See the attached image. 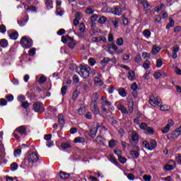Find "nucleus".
Here are the masks:
<instances>
[{
    "label": "nucleus",
    "instance_id": "obj_2",
    "mask_svg": "<svg viewBox=\"0 0 181 181\" xmlns=\"http://www.w3.org/2000/svg\"><path fill=\"white\" fill-rule=\"evenodd\" d=\"M21 45L24 49H30L33 45V41L29 37L23 36L21 40Z\"/></svg>",
    "mask_w": 181,
    "mask_h": 181
},
{
    "label": "nucleus",
    "instance_id": "obj_5",
    "mask_svg": "<svg viewBox=\"0 0 181 181\" xmlns=\"http://www.w3.org/2000/svg\"><path fill=\"white\" fill-rule=\"evenodd\" d=\"M139 146L138 145L132 146L130 155L134 159H138L139 158Z\"/></svg>",
    "mask_w": 181,
    "mask_h": 181
},
{
    "label": "nucleus",
    "instance_id": "obj_59",
    "mask_svg": "<svg viewBox=\"0 0 181 181\" xmlns=\"http://www.w3.org/2000/svg\"><path fill=\"white\" fill-rule=\"evenodd\" d=\"M56 14L59 15V16H62V15H63V11H62V9L60 8H59V7L57 8Z\"/></svg>",
    "mask_w": 181,
    "mask_h": 181
},
{
    "label": "nucleus",
    "instance_id": "obj_42",
    "mask_svg": "<svg viewBox=\"0 0 181 181\" xmlns=\"http://www.w3.org/2000/svg\"><path fill=\"white\" fill-rule=\"evenodd\" d=\"M116 44L117 45V46H122V45H124V39H122V37L118 38Z\"/></svg>",
    "mask_w": 181,
    "mask_h": 181
},
{
    "label": "nucleus",
    "instance_id": "obj_35",
    "mask_svg": "<svg viewBox=\"0 0 181 181\" xmlns=\"http://www.w3.org/2000/svg\"><path fill=\"white\" fill-rule=\"evenodd\" d=\"M58 121L60 125H64V119L63 117V115H59L58 117Z\"/></svg>",
    "mask_w": 181,
    "mask_h": 181
},
{
    "label": "nucleus",
    "instance_id": "obj_47",
    "mask_svg": "<svg viewBox=\"0 0 181 181\" xmlns=\"http://www.w3.org/2000/svg\"><path fill=\"white\" fill-rule=\"evenodd\" d=\"M98 100V95L97 93H93L92 95V101H93V103H97Z\"/></svg>",
    "mask_w": 181,
    "mask_h": 181
},
{
    "label": "nucleus",
    "instance_id": "obj_27",
    "mask_svg": "<svg viewBox=\"0 0 181 181\" xmlns=\"http://www.w3.org/2000/svg\"><path fill=\"white\" fill-rule=\"evenodd\" d=\"M170 23L167 25L166 28L169 29L170 28H173L175 26V21L173 18H169Z\"/></svg>",
    "mask_w": 181,
    "mask_h": 181
},
{
    "label": "nucleus",
    "instance_id": "obj_22",
    "mask_svg": "<svg viewBox=\"0 0 181 181\" xmlns=\"http://www.w3.org/2000/svg\"><path fill=\"white\" fill-rule=\"evenodd\" d=\"M127 78H129V80H131V81H134V80H135V72L134 71H129Z\"/></svg>",
    "mask_w": 181,
    "mask_h": 181
},
{
    "label": "nucleus",
    "instance_id": "obj_55",
    "mask_svg": "<svg viewBox=\"0 0 181 181\" xmlns=\"http://www.w3.org/2000/svg\"><path fill=\"white\" fill-rule=\"evenodd\" d=\"M155 78H160L162 77V72L157 71L154 74Z\"/></svg>",
    "mask_w": 181,
    "mask_h": 181
},
{
    "label": "nucleus",
    "instance_id": "obj_60",
    "mask_svg": "<svg viewBox=\"0 0 181 181\" xmlns=\"http://www.w3.org/2000/svg\"><path fill=\"white\" fill-rule=\"evenodd\" d=\"M6 180H7V181H13V180L18 181V180L16 179V177H9V176L6 177Z\"/></svg>",
    "mask_w": 181,
    "mask_h": 181
},
{
    "label": "nucleus",
    "instance_id": "obj_18",
    "mask_svg": "<svg viewBox=\"0 0 181 181\" xmlns=\"http://www.w3.org/2000/svg\"><path fill=\"white\" fill-rule=\"evenodd\" d=\"M173 139H177L179 136H180V134L175 129V131L173 132L172 134H169Z\"/></svg>",
    "mask_w": 181,
    "mask_h": 181
},
{
    "label": "nucleus",
    "instance_id": "obj_8",
    "mask_svg": "<svg viewBox=\"0 0 181 181\" xmlns=\"http://www.w3.org/2000/svg\"><path fill=\"white\" fill-rule=\"evenodd\" d=\"M129 142L132 146H135L134 144H138L139 142V136L136 132H133L132 134L131 139H129Z\"/></svg>",
    "mask_w": 181,
    "mask_h": 181
},
{
    "label": "nucleus",
    "instance_id": "obj_50",
    "mask_svg": "<svg viewBox=\"0 0 181 181\" xmlns=\"http://www.w3.org/2000/svg\"><path fill=\"white\" fill-rule=\"evenodd\" d=\"M11 170H13V171L16 170V169H18V164H17L16 163H13L11 165Z\"/></svg>",
    "mask_w": 181,
    "mask_h": 181
},
{
    "label": "nucleus",
    "instance_id": "obj_53",
    "mask_svg": "<svg viewBox=\"0 0 181 181\" xmlns=\"http://www.w3.org/2000/svg\"><path fill=\"white\" fill-rule=\"evenodd\" d=\"M143 146H144V148H146V149H151V148L149 146V142H148L146 141H143Z\"/></svg>",
    "mask_w": 181,
    "mask_h": 181
},
{
    "label": "nucleus",
    "instance_id": "obj_29",
    "mask_svg": "<svg viewBox=\"0 0 181 181\" xmlns=\"http://www.w3.org/2000/svg\"><path fill=\"white\" fill-rule=\"evenodd\" d=\"M169 131H170V127H169V125H167V124L165 125V127L161 129V132L163 134H168Z\"/></svg>",
    "mask_w": 181,
    "mask_h": 181
},
{
    "label": "nucleus",
    "instance_id": "obj_51",
    "mask_svg": "<svg viewBox=\"0 0 181 181\" xmlns=\"http://www.w3.org/2000/svg\"><path fill=\"white\" fill-rule=\"evenodd\" d=\"M143 179L145 181H151L152 180V176L148 175H144L143 176Z\"/></svg>",
    "mask_w": 181,
    "mask_h": 181
},
{
    "label": "nucleus",
    "instance_id": "obj_26",
    "mask_svg": "<svg viewBox=\"0 0 181 181\" xmlns=\"http://www.w3.org/2000/svg\"><path fill=\"white\" fill-rule=\"evenodd\" d=\"M94 81L96 86H103V84H104V82H103L98 77H95Z\"/></svg>",
    "mask_w": 181,
    "mask_h": 181
},
{
    "label": "nucleus",
    "instance_id": "obj_52",
    "mask_svg": "<svg viewBox=\"0 0 181 181\" xmlns=\"http://www.w3.org/2000/svg\"><path fill=\"white\" fill-rule=\"evenodd\" d=\"M29 105H30V104H29V103L28 101H25L21 103V107H23L24 109L28 108V107H29Z\"/></svg>",
    "mask_w": 181,
    "mask_h": 181
},
{
    "label": "nucleus",
    "instance_id": "obj_54",
    "mask_svg": "<svg viewBox=\"0 0 181 181\" xmlns=\"http://www.w3.org/2000/svg\"><path fill=\"white\" fill-rule=\"evenodd\" d=\"M8 104V102L6 101V100L1 98L0 99V105H2L3 107H4V105H6Z\"/></svg>",
    "mask_w": 181,
    "mask_h": 181
},
{
    "label": "nucleus",
    "instance_id": "obj_9",
    "mask_svg": "<svg viewBox=\"0 0 181 181\" xmlns=\"http://www.w3.org/2000/svg\"><path fill=\"white\" fill-rule=\"evenodd\" d=\"M90 108L92 112L97 115L100 112V110H98V105H97V103L92 101L90 103Z\"/></svg>",
    "mask_w": 181,
    "mask_h": 181
},
{
    "label": "nucleus",
    "instance_id": "obj_28",
    "mask_svg": "<svg viewBox=\"0 0 181 181\" xmlns=\"http://www.w3.org/2000/svg\"><path fill=\"white\" fill-rule=\"evenodd\" d=\"M71 37H70L69 35H65L62 37V43H67L70 41Z\"/></svg>",
    "mask_w": 181,
    "mask_h": 181
},
{
    "label": "nucleus",
    "instance_id": "obj_21",
    "mask_svg": "<svg viewBox=\"0 0 181 181\" xmlns=\"http://www.w3.org/2000/svg\"><path fill=\"white\" fill-rule=\"evenodd\" d=\"M158 107L161 111H169L170 110V106L167 105H162V103L158 105Z\"/></svg>",
    "mask_w": 181,
    "mask_h": 181
},
{
    "label": "nucleus",
    "instance_id": "obj_62",
    "mask_svg": "<svg viewBox=\"0 0 181 181\" xmlns=\"http://www.w3.org/2000/svg\"><path fill=\"white\" fill-rule=\"evenodd\" d=\"M66 91H67V86H65L62 87L61 89V93H62V95H66Z\"/></svg>",
    "mask_w": 181,
    "mask_h": 181
},
{
    "label": "nucleus",
    "instance_id": "obj_7",
    "mask_svg": "<svg viewBox=\"0 0 181 181\" xmlns=\"http://www.w3.org/2000/svg\"><path fill=\"white\" fill-rule=\"evenodd\" d=\"M33 107L35 112H43L45 111V107L42 103L37 102L33 104Z\"/></svg>",
    "mask_w": 181,
    "mask_h": 181
},
{
    "label": "nucleus",
    "instance_id": "obj_6",
    "mask_svg": "<svg viewBox=\"0 0 181 181\" xmlns=\"http://www.w3.org/2000/svg\"><path fill=\"white\" fill-rule=\"evenodd\" d=\"M98 123H94L89 132V135L91 136V138H95L97 135V131H98Z\"/></svg>",
    "mask_w": 181,
    "mask_h": 181
},
{
    "label": "nucleus",
    "instance_id": "obj_44",
    "mask_svg": "<svg viewBox=\"0 0 181 181\" xmlns=\"http://www.w3.org/2000/svg\"><path fill=\"white\" fill-rule=\"evenodd\" d=\"M150 144H151V149H155L157 144H156V140H151L150 141Z\"/></svg>",
    "mask_w": 181,
    "mask_h": 181
},
{
    "label": "nucleus",
    "instance_id": "obj_43",
    "mask_svg": "<svg viewBox=\"0 0 181 181\" xmlns=\"http://www.w3.org/2000/svg\"><path fill=\"white\" fill-rule=\"evenodd\" d=\"M117 145V141L115 140L112 139L109 141V146L110 148H114Z\"/></svg>",
    "mask_w": 181,
    "mask_h": 181
},
{
    "label": "nucleus",
    "instance_id": "obj_19",
    "mask_svg": "<svg viewBox=\"0 0 181 181\" xmlns=\"http://www.w3.org/2000/svg\"><path fill=\"white\" fill-rule=\"evenodd\" d=\"M59 176L63 180H66V179H69L70 177V174L61 171L59 173Z\"/></svg>",
    "mask_w": 181,
    "mask_h": 181
},
{
    "label": "nucleus",
    "instance_id": "obj_20",
    "mask_svg": "<svg viewBox=\"0 0 181 181\" xmlns=\"http://www.w3.org/2000/svg\"><path fill=\"white\" fill-rule=\"evenodd\" d=\"M74 144H84L86 142V139L83 137H76L74 140Z\"/></svg>",
    "mask_w": 181,
    "mask_h": 181
},
{
    "label": "nucleus",
    "instance_id": "obj_34",
    "mask_svg": "<svg viewBox=\"0 0 181 181\" xmlns=\"http://www.w3.org/2000/svg\"><path fill=\"white\" fill-rule=\"evenodd\" d=\"M18 23L20 26H25V25L28 23V18L21 20L18 22Z\"/></svg>",
    "mask_w": 181,
    "mask_h": 181
},
{
    "label": "nucleus",
    "instance_id": "obj_1",
    "mask_svg": "<svg viewBox=\"0 0 181 181\" xmlns=\"http://www.w3.org/2000/svg\"><path fill=\"white\" fill-rule=\"evenodd\" d=\"M90 71H91V68L88 65H81L79 69H77L78 74L83 78H87L90 76Z\"/></svg>",
    "mask_w": 181,
    "mask_h": 181
},
{
    "label": "nucleus",
    "instance_id": "obj_45",
    "mask_svg": "<svg viewBox=\"0 0 181 181\" xmlns=\"http://www.w3.org/2000/svg\"><path fill=\"white\" fill-rule=\"evenodd\" d=\"M24 8H25V9H26V11H31L32 12H35V11H36V7H35V6L29 7V6H25Z\"/></svg>",
    "mask_w": 181,
    "mask_h": 181
},
{
    "label": "nucleus",
    "instance_id": "obj_15",
    "mask_svg": "<svg viewBox=\"0 0 181 181\" xmlns=\"http://www.w3.org/2000/svg\"><path fill=\"white\" fill-rule=\"evenodd\" d=\"M117 109L119 111H121L122 114H127L128 112V110H127V107L124 106L122 104L119 103L117 105Z\"/></svg>",
    "mask_w": 181,
    "mask_h": 181
},
{
    "label": "nucleus",
    "instance_id": "obj_11",
    "mask_svg": "<svg viewBox=\"0 0 181 181\" xmlns=\"http://www.w3.org/2000/svg\"><path fill=\"white\" fill-rule=\"evenodd\" d=\"M102 105L103 107H111L112 105V103L111 102L108 101V99L105 96L102 97Z\"/></svg>",
    "mask_w": 181,
    "mask_h": 181
},
{
    "label": "nucleus",
    "instance_id": "obj_4",
    "mask_svg": "<svg viewBox=\"0 0 181 181\" xmlns=\"http://www.w3.org/2000/svg\"><path fill=\"white\" fill-rule=\"evenodd\" d=\"M29 163H35L39 160V156H37V152L30 153L26 157Z\"/></svg>",
    "mask_w": 181,
    "mask_h": 181
},
{
    "label": "nucleus",
    "instance_id": "obj_13",
    "mask_svg": "<svg viewBox=\"0 0 181 181\" xmlns=\"http://www.w3.org/2000/svg\"><path fill=\"white\" fill-rule=\"evenodd\" d=\"M127 106L129 112H130V114H132V112H134V100H129L127 101Z\"/></svg>",
    "mask_w": 181,
    "mask_h": 181
},
{
    "label": "nucleus",
    "instance_id": "obj_32",
    "mask_svg": "<svg viewBox=\"0 0 181 181\" xmlns=\"http://www.w3.org/2000/svg\"><path fill=\"white\" fill-rule=\"evenodd\" d=\"M150 66H151V62H149V61H146L143 64V67H144V69H145V70L149 69Z\"/></svg>",
    "mask_w": 181,
    "mask_h": 181
},
{
    "label": "nucleus",
    "instance_id": "obj_33",
    "mask_svg": "<svg viewBox=\"0 0 181 181\" xmlns=\"http://www.w3.org/2000/svg\"><path fill=\"white\" fill-rule=\"evenodd\" d=\"M18 36L19 35L16 32L12 33L11 34H10V37L11 39H13V40H16Z\"/></svg>",
    "mask_w": 181,
    "mask_h": 181
},
{
    "label": "nucleus",
    "instance_id": "obj_39",
    "mask_svg": "<svg viewBox=\"0 0 181 181\" xmlns=\"http://www.w3.org/2000/svg\"><path fill=\"white\" fill-rule=\"evenodd\" d=\"M79 31L81 32V33H84V32H86V25H84V23H81L79 25Z\"/></svg>",
    "mask_w": 181,
    "mask_h": 181
},
{
    "label": "nucleus",
    "instance_id": "obj_30",
    "mask_svg": "<svg viewBox=\"0 0 181 181\" xmlns=\"http://www.w3.org/2000/svg\"><path fill=\"white\" fill-rule=\"evenodd\" d=\"M0 45L1 47H6L8 46V40L4 39L0 40Z\"/></svg>",
    "mask_w": 181,
    "mask_h": 181
},
{
    "label": "nucleus",
    "instance_id": "obj_10",
    "mask_svg": "<svg viewBox=\"0 0 181 181\" xmlns=\"http://www.w3.org/2000/svg\"><path fill=\"white\" fill-rule=\"evenodd\" d=\"M112 12L114 15H117V16H121L122 13V9L120 6H116L114 8H112Z\"/></svg>",
    "mask_w": 181,
    "mask_h": 181
},
{
    "label": "nucleus",
    "instance_id": "obj_57",
    "mask_svg": "<svg viewBox=\"0 0 181 181\" xmlns=\"http://www.w3.org/2000/svg\"><path fill=\"white\" fill-rule=\"evenodd\" d=\"M0 31L1 33H5V32H6V27H5L4 25H0Z\"/></svg>",
    "mask_w": 181,
    "mask_h": 181
},
{
    "label": "nucleus",
    "instance_id": "obj_40",
    "mask_svg": "<svg viewBox=\"0 0 181 181\" xmlns=\"http://www.w3.org/2000/svg\"><path fill=\"white\" fill-rule=\"evenodd\" d=\"M46 81H47V78L45 77V76H41L38 81V83H40V84H43V83H46Z\"/></svg>",
    "mask_w": 181,
    "mask_h": 181
},
{
    "label": "nucleus",
    "instance_id": "obj_36",
    "mask_svg": "<svg viewBox=\"0 0 181 181\" xmlns=\"http://www.w3.org/2000/svg\"><path fill=\"white\" fill-rule=\"evenodd\" d=\"M86 13H88V15H91L94 13V8H93V7L91 6L88 7L87 9L86 10Z\"/></svg>",
    "mask_w": 181,
    "mask_h": 181
},
{
    "label": "nucleus",
    "instance_id": "obj_58",
    "mask_svg": "<svg viewBox=\"0 0 181 181\" xmlns=\"http://www.w3.org/2000/svg\"><path fill=\"white\" fill-rule=\"evenodd\" d=\"M90 19H91L92 22H95L97 21V19H98V15L94 14L93 16H92L90 17Z\"/></svg>",
    "mask_w": 181,
    "mask_h": 181
},
{
    "label": "nucleus",
    "instance_id": "obj_63",
    "mask_svg": "<svg viewBox=\"0 0 181 181\" xmlns=\"http://www.w3.org/2000/svg\"><path fill=\"white\" fill-rule=\"evenodd\" d=\"M123 18V25H127L129 23L128 18L125 17V15L122 16Z\"/></svg>",
    "mask_w": 181,
    "mask_h": 181
},
{
    "label": "nucleus",
    "instance_id": "obj_37",
    "mask_svg": "<svg viewBox=\"0 0 181 181\" xmlns=\"http://www.w3.org/2000/svg\"><path fill=\"white\" fill-rule=\"evenodd\" d=\"M105 22H107V18L105 16H102L98 20V23H100L101 25H104Z\"/></svg>",
    "mask_w": 181,
    "mask_h": 181
},
{
    "label": "nucleus",
    "instance_id": "obj_25",
    "mask_svg": "<svg viewBox=\"0 0 181 181\" xmlns=\"http://www.w3.org/2000/svg\"><path fill=\"white\" fill-rule=\"evenodd\" d=\"M143 35L146 39H149V37H151V33L149 31V30L146 29L143 31Z\"/></svg>",
    "mask_w": 181,
    "mask_h": 181
},
{
    "label": "nucleus",
    "instance_id": "obj_41",
    "mask_svg": "<svg viewBox=\"0 0 181 181\" xmlns=\"http://www.w3.org/2000/svg\"><path fill=\"white\" fill-rule=\"evenodd\" d=\"M29 56H35L36 54V48L33 47L29 50L28 52Z\"/></svg>",
    "mask_w": 181,
    "mask_h": 181
},
{
    "label": "nucleus",
    "instance_id": "obj_49",
    "mask_svg": "<svg viewBox=\"0 0 181 181\" xmlns=\"http://www.w3.org/2000/svg\"><path fill=\"white\" fill-rule=\"evenodd\" d=\"M22 152V150H21L20 148L16 149L14 151V156H16V158H18V156H21V153Z\"/></svg>",
    "mask_w": 181,
    "mask_h": 181
},
{
    "label": "nucleus",
    "instance_id": "obj_17",
    "mask_svg": "<svg viewBox=\"0 0 181 181\" xmlns=\"http://www.w3.org/2000/svg\"><path fill=\"white\" fill-rule=\"evenodd\" d=\"M160 52V47L156 46V45H153V48L151 50L152 54H158Z\"/></svg>",
    "mask_w": 181,
    "mask_h": 181
},
{
    "label": "nucleus",
    "instance_id": "obj_14",
    "mask_svg": "<svg viewBox=\"0 0 181 181\" xmlns=\"http://www.w3.org/2000/svg\"><path fill=\"white\" fill-rule=\"evenodd\" d=\"M110 49H112L113 50H115V52H116V53H117V54H121L124 53V49H121L118 50V47H117V45L115 44H111Z\"/></svg>",
    "mask_w": 181,
    "mask_h": 181
},
{
    "label": "nucleus",
    "instance_id": "obj_12",
    "mask_svg": "<svg viewBox=\"0 0 181 181\" xmlns=\"http://www.w3.org/2000/svg\"><path fill=\"white\" fill-rule=\"evenodd\" d=\"M15 132H18L20 135H25L26 134V127L21 126L16 129Z\"/></svg>",
    "mask_w": 181,
    "mask_h": 181
},
{
    "label": "nucleus",
    "instance_id": "obj_31",
    "mask_svg": "<svg viewBox=\"0 0 181 181\" xmlns=\"http://www.w3.org/2000/svg\"><path fill=\"white\" fill-rule=\"evenodd\" d=\"M119 94L122 97H127V92L125 91V89L122 88L119 89Z\"/></svg>",
    "mask_w": 181,
    "mask_h": 181
},
{
    "label": "nucleus",
    "instance_id": "obj_56",
    "mask_svg": "<svg viewBox=\"0 0 181 181\" xmlns=\"http://www.w3.org/2000/svg\"><path fill=\"white\" fill-rule=\"evenodd\" d=\"M134 62H136V63H141V62H142V58L141 57V55H137L134 59Z\"/></svg>",
    "mask_w": 181,
    "mask_h": 181
},
{
    "label": "nucleus",
    "instance_id": "obj_3",
    "mask_svg": "<svg viewBox=\"0 0 181 181\" xmlns=\"http://www.w3.org/2000/svg\"><path fill=\"white\" fill-rule=\"evenodd\" d=\"M149 103L153 107H158V105H160L162 104V100H160V98L153 96V95H151L150 96Z\"/></svg>",
    "mask_w": 181,
    "mask_h": 181
},
{
    "label": "nucleus",
    "instance_id": "obj_38",
    "mask_svg": "<svg viewBox=\"0 0 181 181\" xmlns=\"http://www.w3.org/2000/svg\"><path fill=\"white\" fill-rule=\"evenodd\" d=\"M61 148H62V149H69V148H71V146L69 143H62Z\"/></svg>",
    "mask_w": 181,
    "mask_h": 181
},
{
    "label": "nucleus",
    "instance_id": "obj_61",
    "mask_svg": "<svg viewBox=\"0 0 181 181\" xmlns=\"http://www.w3.org/2000/svg\"><path fill=\"white\" fill-rule=\"evenodd\" d=\"M88 63L90 64V66H94V64H95V59H94V58H90L88 59Z\"/></svg>",
    "mask_w": 181,
    "mask_h": 181
},
{
    "label": "nucleus",
    "instance_id": "obj_46",
    "mask_svg": "<svg viewBox=\"0 0 181 181\" xmlns=\"http://www.w3.org/2000/svg\"><path fill=\"white\" fill-rule=\"evenodd\" d=\"M114 153L115 155H117V158H118L119 156H121V154L122 153V151L121 150H119V148H115L114 150Z\"/></svg>",
    "mask_w": 181,
    "mask_h": 181
},
{
    "label": "nucleus",
    "instance_id": "obj_64",
    "mask_svg": "<svg viewBox=\"0 0 181 181\" xmlns=\"http://www.w3.org/2000/svg\"><path fill=\"white\" fill-rule=\"evenodd\" d=\"M139 127L141 129H146L148 128V125L146 123H141Z\"/></svg>",
    "mask_w": 181,
    "mask_h": 181
},
{
    "label": "nucleus",
    "instance_id": "obj_23",
    "mask_svg": "<svg viewBox=\"0 0 181 181\" xmlns=\"http://www.w3.org/2000/svg\"><path fill=\"white\" fill-rule=\"evenodd\" d=\"M137 2H139V4H142L145 9H147V8H149V4H148V1L146 0H137Z\"/></svg>",
    "mask_w": 181,
    "mask_h": 181
},
{
    "label": "nucleus",
    "instance_id": "obj_16",
    "mask_svg": "<svg viewBox=\"0 0 181 181\" xmlns=\"http://www.w3.org/2000/svg\"><path fill=\"white\" fill-rule=\"evenodd\" d=\"M96 142L99 145H104L105 144V139L101 136H98L96 138Z\"/></svg>",
    "mask_w": 181,
    "mask_h": 181
},
{
    "label": "nucleus",
    "instance_id": "obj_48",
    "mask_svg": "<svg viewBox=\"0 0 181 181\" xmlns=\"http://www.w3.org/2000/svg\"><path fill=\"white\" fill-rule=\"evenodd\" d=\"M118 159H119L120 163H127V158L122 157V156H121V155L118 157Z\"/></svg>",
    "mask_w": 181,
    "mask_h": 181
},
{
    "label": "nucleus",
    "instance_id": "obj_24",
    "mask_svg": "<svg viewBox=\"0 0 181 181\" xmlns=\"http://www.w3.org/2000/svg\"><path fill=\"white\" fill-rule=\"evenodd\" d=\"M68 46L71 49H74V47L76 46V41H74V39L71 38L69 41L68 42Z\"/></svg>",
    "mask_w": 181,
    "mask_h": 181
}]
</instances>
